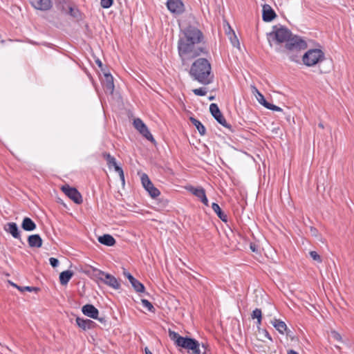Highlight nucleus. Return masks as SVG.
Instances as JSON below:
<instances>
[{
    "instance_id": "f257e3e1",
    "label": "nucleus",
    "mask_w": 354,
    "mask_h": 354,
    "mask_svg": "<svg viewBox=\"0 0 354 354\" xmlns=\"http://www.w3.org/2000/svg\"><path fill=\"white\" fill-rule=\"evenodd\" d=\"M203 40V34L196 26H189L182 31L178 42V50L183 64L186 60L205 53V48L201 45Z\"/></svg>"
},
{
    "instance_id": "f03ea898",
    "label": "nucleus",
    "mask_w": 354,
    "mask_h": 354,
    "mask_svg": "<svg viewBox=\"0 0 354 354\" xmlns=\"http://www.w3.org/2000/svg\"><path fill=\"white\" fill-rule=\"evenodd\" d=\"M269 42L274 41L277 44L286 43V48L289 50H300L307 47L306 42L300 37L292 35L286 28H276L269 34Z\"/></svg>"
},
{
    "instance_id": "7ed1b4c3",
    "label": "nucleus",
    "mask_w": 354,
    "mask_h": 354,
    "mask_svg": "<svg viewBox=\"0 0 354 354\" xmlns=\"http://www.w3.org/2000/svg\"><path fill=\"white\" fill-rule=\"evenodd\" d=\"M189 73L193 80L203 85H208L214 80L211 64L205 58L196 59L192 63Z\"/></svg>"
},
{
    "instance_id": "20e7f679",
    "label": "nucleus",
    "mask_w": 354,
    "mask_h": 354,
    "mask_svg": "<svg viewBox=\"0 0 354 354\" xmlns=\"http://www.w3.org/2000/svg\"><path fill=\"white\" fill-rule=\"evenodd\" d=\"M169 336L177 346L185 348L188 352L191 351L192 354H212L207 345L202 344L201 348L199 342L195 339L182 337L178 333L170 330Z\"/></svg>"
},
{
    "instance_id": "39448f33",
    "label": "nucleus",
    "mask_w": 354,
    "mask_h": 354,
    "mask_svg": "<svg viewBox=\"0 0 354 354\" xmlns=\"http://www.w3.org/2000/svg\"><path fill=\"white\" fill-rule=\"evenodd\" d=\"M324 59V53L320 49H310L303 56L304 64L313 66Z\"/></svg>"
},
{
    "instance_id": "423d86ee",
    "label": "nucleus",
    "mask_w": 354,
    "mask_h": 354,
    "mask_svg": "<svg viewBox=\"0 0 354 354\" xmlns=\"http://www.w3.org/2000/svg\"><path fill=\"white\" fill-rule=\"evenodd\" d=\"M94 271L96 278L108 286L115 290H118L120 288V283L113 275L98 269H95Z\"/></svg>"
},
{
    "instance_id": "0eeeda50",
    "label": "nucleus",
    "mask_w": 354,
    "mask_h": 354,
    "mask_svg": "<svg viewBox=\"0 0 354 354\" xmlns=\"http://www.w3.org/2000/svg\"><path fill=\"white\" fill-rule=\"evenodd\" d=\"M133 126L139 131V133L147 140L151 141V142H155V140L151 133H150L148 127L146 126V124L142 122L141 119H134Z\"/></svg>"
},
{
    "instance_id": "6e6552de",
    "label": "nucleus",
    "mask_w": 354,
    "mask_h": 354,
    "mask_svg": "<svg viewBox=\"0 0 354 354\" xmlns=\"http://www.w3.org/2000/svg\"><path fill=\"white\" fill-rule=\"evenodd\" d=\"M209 111L212 113V116L215 118V120L221 124L222 126L229 129L230 131L232 130V127L227 124L226 120L223 117L221 113L218 105L216 104L212 103L209 106Z\"/></svg>"
},
{
    "instance_id": "1a4fd4ad",
    "label": "nucleus",
    "mask_w": 354,
    "mask_h": 354,
    "mask_svg": "<svg viewBox=\"0 0 354 354\" xmlns=\"http://www.w3.org/2000/svg\"><path fill=\"white\" fill-rule=\"evenodd\" d=\"M62 191L76 204L82 203V198L80 193L75 187H71L68 185H63Z\"/></svg>"
},
{
    "instance_id": "9d476101",
    "label": "nucleus",
    "mask_w": 354,
    "mask_h": 354,
    "mask_svg": "<svg viewBox=\"0 0 354 354\" xmlns=\"http://www.w3.org/2000/svg\"><path fill=\"white\" fill-rule=\"evenodd\" d=\"M141 181L143 187L152 198H156L160 195V191L153 186L147 174H143L142 176Z\"/></svg>"
},
{
    "instance_id": "9b49d317",
    "label": "nucleus",
    "mask_w": 354,
    "mask_h": 354,
    "mask_svg": "<svg viewBox=\"0 0 354 354\" xmlns=\"http://www.w3.org/2000/svg\"><path fill=\"white\" fill-rule=\"evenodd\" d=\"M167 7L173 14L180 15L185 10V7L181 0H167Z\"/></svg>"
},
{
    "instance_id": "f8f14e48",
    "label": "nucleus",
    "mask_w": 354,
    "mask_h": 354,
    "mask_svg": "<svg viewBox=\"0 0 354 354\" xmlns=\"http://www.w3.org/2000/svg\"><path fill=\"white\" fill-rule=\"evenodd\" d=\"M123 274L127 277L134 290L138 292H143L145 291V286L139 281L135 279L129 272L124 269Z\"/></svg>"
},
{
    "instance_id": "ddd939ff",
    "label": "nucleus",
    "mask_w": 354,
    "mask_h": 354,
    "mask_svg": "<svg viewBox=\"0 0 354 354\" xmlns=\"http://www.w3.org/2000/svg\"><path fill=\"white\" fill-rule=\"evenodd\" d=\"M262 17L264 21H271L276 17V14L270 6L265 4L263 6Z\"/></svg>"
},
{
    "instance_id": "4468645a",
    "label": "nucleus",
    "mask_w": 354,
    "mask_h": 354,
    "mask_svg": "<svg viewBox=\"0 0 354 354\" xmlns=\"http://www.w3.org/2000/svg\"><path fill=\"white\" fill-rule=\"evenodd\" d=\"M82 311L84 315L93 319H97L99 314L98 310L91 304H86L82 308Z\"/></svg>"
},
{
    "instance_id": "2eb2a0df",
    "label": "nucleus",
    "mask_w": 354,
    "mask_h": 354,
    "mask_svg": "<svg viewBox=\"0 0 354 354\" xmlns=\"http://www.w3.org/2000/svg\"><path fill=\"white\" fill-rule=\"evenodd\" d=\"M4 230L7 232L10 233L14 238L17 239H20V237H21L20 232H19L18 226L15 223H13V222L8 223L5 225Z\"/></svg>"
},
{
    "instance_id": "dca6fc26",
    "label": "nucleus",
    "mask_w": 354,
    "mask_h": 354,
    "mask_svg": "<svg viewBox=\"0 0 354 354\" xmlns=\"http://www.w3.org/2000/svg\"><path fill=\"white\" fill-rule=\"evenodd\" d=\"M34 8L38 10H48L50 7V0H29Z\"/></svg>"
},
{
    "instance_id": "f3484780",
    "label": "nucleus",
    "mask_w": 354,
    "mask_h": 354,
    "mask_svg": "<svg viewBox=\"0 0 354 354\" xmlns=\"http://www.w3.org/2000/svg\"><path fill=\"white\" fill-rule=\"evenodd\" d=\"M76 323L77 326L82 328L84 330L92 328L95 326V323L90 319H84L80 317L76 318Z\"/></svg>"
},
{
    "instance_id": "a211bd4d",
    "label": "nucleus",
    "mask_w": 354,
    "mask_h": 354,
    "mask_svg": "<svg viewBox=\"0 0 354 354\" xmlns=\"http://www.w3.org/2000/svg\"><path fill=\"white\" fill-rule=\"evenodd\" d=\"M28 242L31 248H40L42 245V239L39 234L30 235L28 238Z\"/></svg>"
},
{
    "instance_id": "6ab92c4d",
    "label": "nucleus",
    "mask_w": 354,
    "mask_h": 354,
    "mask_svg": "<svg viewBox=\"0 0 354 354\" xmlns=\"http://www.w3.org/2000/svg\"><path fill=\"white\" fill-rule=\"evenodd\" d=\"M21 227L26 231H33L36 229V224L29 217H25L22 221Z\"/></svg>"
},
{
    "instance_id": "aec40b11",
    "label": "nucleus",
    "mask_w": 354,
    "mask_h": 354,
    "mask_svg": "<svg viewBox=\"0 0 354 354\" xmlns=\"http://www.w3.org/2000/svg\"><path fill=\"white\" fill-rule=\"evenodd\" d=\"M270 322L272 324V326L276 328V330H277L281 334H284V333L288 329L285 322L281 321L280 319L274 318Z\"/></svg>"
},
{
    "instance_id": "412c9836",
    "label": "nucleus",
    "mask_w": 354,
    "mask_h": 354,
    "mask_svg": "<svg viewBox=\"0 0 354 354\" xmlns=\"http://www.w3.org/2000/svg\"><path fill=\"white\" fill-rule=\"evenodd\" d=\"M98 241L107 246H113L115 243V239L110 234H104L98 237Z\"/></svg>"
},
{
    "instance_id": "4be33fe9",
    "label": "nucleus",
    "mask_w": 354,
    "mask_h": 354,
    "mask_svg": "<svg viewBox=\"0 0 354 354\" xmlns=\"http://www.w3.org/2000/svg\"><path fill=\"white\" fill-rule=\"evenodd\" d=\"M73 276V272L71 270L63 271L59 274V281L63 286L66 285Z\"/></svg>"
},
{
    "instance_id": "5701e85b",
    "label": "nucleus",
    "mask_w": 354,
    "mask_h": 354,
    "mask_svg": "<svg viewBox=\"0 0 354 354\" xmlns=\"http://www.w3.org/2000/svg\"><path fill=\"white\" fill-rule=\"evenodd\" d=\"M105 76V82H104V88L106 91L112 93L114 90V84L113 80V77L110 74H104Z\"/></svg>"
},
{
    "instance_id": "b1692460",
    "label": "nucleus",
    "mask_w": 354,
    "mask_h": 354,
    "mask_svg": "<svg viewBox=\"0 0 354 354\" xmlns=\"http://www.w3.org/2000/svg\"><path fill=\"white\" fill-rule=\"evenodd\" d=\"M212 208L221 221L227 222V215L222 212L220 206L217 203H213L212 204Z\"/></svg>"
},
{
    "instance_id": "393cba45",
    "label": "nucleus",
    "mask_w": 354,
    "mask_h": 354,
    "mask_svg": "<svg viewBox=\"0 0 354 354\" xmlns=\"http://www.w3.org/2000/svg\"><path fill=\"white\" fill-rule=\"evenodd\" d=\"M190 120H191L192 123L196 127V128L198 131L199 133L201 136H204L206 132V129H205V127H204V125L199 120H198L194 118H191Z\"/></svg>"
},
{
    "instance_id": "a878e982",
    "label": "nucleus",
    "mask_w": 354,
    "mask_h": 354,
    "mask_svg": "<svg viewBox=\"0 0 354 354\" xmlns=\"http://www.w3.org/2000/svg\"><path fill=\"white\" fill-rule=\"evenodd\" d=\"M188 190L200 200L206 195L205 189L202 187L195 188L194 187H190Z\"/></svg>"
},
{
    "instance_id": "bb28decb",
    "label": "nucleus",
    "mask_w": 354,
    "mask_h": 354,
    "mask_svg": "<svg viewBox=\"0 0 354 354\" xmlns=\"http://www.w3.org/2000/svg\"><path fill=\"white\" fill-rule=\"evenodd\" d=\"M103 156L106 159L109 167L111 168V167H113L115 165H117L115 158L113 156H111L110 153H104Z\"/></svg>"
},
{
    "instance_id": "cd10ccee",
    "label": "nucleus",
    "mask_w": 354,
    "mask_h": 354,
    "mask_svg": "<svg viewBox=\"0 0 354 354\" xmlns=\"http://www.w3.org/2000/svg\"><path fill=\"white\" fill-rule=\"evenodd\" d=\"M141 302H142V306L145 308H147L149 311H151V312L154 311L155 308H154L153 306L147 299H141Z\"/></svg>"
},
{
    "instance_id": "c85d7f7f",
    "label": "nucleus",
    "mask_w": 354,
    "mask_h": 354,
    "mask_svg": "<svg viewBox=\"0 0 354 354\" xmlns=\"http://www.w3.org/2000/svg\"><path fill=\"white\" fill-rule=\"evenodd\" d=\"M113 167L115 169V171L118 173V174L120 176V178L122 180V183L124 184V171H123L122 167L118 166V164L115 165V166H113Z\"/></svg>"
},
{
    "instance_id": "c756f323",
    "label": "nucleus",
    "mask_w": 354,
    "mask_h": 354,
    "mask_svg": "<svg viewBox=\"0 0 354 354\" xmlns=\"http://www.w3.org/2000/svg\"><path fill=\"white\" fill-rule=\"evenodd\" d=\"M193 93L198 96H205L207 94V90L205 88H198L193 89Z\"/></svg>"
},
{
    "instance_id": "7c9ffc66",
    "label": "nucleus",
    "mask_w": 354,
    "mask_h": 354,
    "mask_svg": "<svg viewBox=\"0 0 354 354\" xmlns=\"http://www.w3.org/2000/svg\"><path fill=\"white\" fill-rule=\"evenodd\" d=\"M256 99L259 104H261L265 107H266V106L269 103L265 100L264 96L261 93H259L258 95H256Z\"/></svg>"
},
{
    "instance_id": "2f4dec72",
    "label": "nucleus",
    "mask_w": 354,
    "mask_h": 354,
    "mask_svg": "<svg viewBox=\"0 0 354 354\" xmlns=\"http://www.w3.org/2000/svg\"><path fill=\"white\" fill-rule=\"evenodd\" d=\"M251 317L253 319H258V318H262V313L261 309L256 308L252 311V313L251 315Z\"/></svg>"
},
{
    "instance_id": "473e14b6",
    "label": "nucleus",
    "mask_w": 354,
    "mask_h": 354,
    "mask_svg": "<svg viewBox=\"0 0 354 354\" xmlns=\"http://www.w3.org/2000/svg\"><path fill=\"white\" fill-rule=\"evenodd\" d=\"M113 3V0H101L100 4L103 8H109Z\"/></svg>"
},
{
    "instance_id": "72a5a7b5",
    "label": "nucleus",
    "mask_w": 354,
    "mask_h": 354,
    "mask_svg": "<svg viewBox=\"0 0 354 354\" xmlns=\"http://www.w3.org/2000/svg\"><path fill=\"white\" fill-rule=\"evenodd\" d=\"M230 39L233 46H238L239 45V39L235 35L234 32H233L232 35L230 34Z\"/></svg>"
},
{
    "instance_id": "f704fd0d",
    "label": "nucleus",
    "mask_w": 354,
    "mask_h": 354,
    "mask_svg": "<svg viewBox=\"0 0 354 354\" xmlns=\"http://www.w3.org/2000/svg\"><path fill=\"white\" fill-rule=\"evenodd\" d=\"M310 256L315 261H317L318 262L322 261V259H321L320 256L315 251L310 252Z\"/></svg>"
},
{
    "instance_id": "c9c22d12",
    "label": "nucleus",
    "mask_w": 354,
    "mask_h": 354,
    "mask_svg": "<svg viewBox=\"0 0 354 354\" xmlns=\"http://www.w3.org/2000/svg\"><path fill=\"white\" fill-rule=\"evenodd\" d=\"M266 108L274 111H282L281 108L270 103H268Z\"/></svg>"
},
{
    "instance_id": "e433bc0d",
    "label": "nucleus",
    "mask_w": 354,
    "mask_h": 354,
    "mask_svg": "<svg viewBox=\"0 0 354 354\" xmlns=\"http://www.w3.org/2000/svg\"><path fill=\"white\" fill-rule=\"evenodd\" d=\"M259 335L260 336H261V337L263 336V337L268 338V339L272 340L271 337L270 336L268 332L266 330H264V329L263 330H260L259 329Z\"/></svg>"
},
{
    "instance_id": "4c0bfd02",
    "label": "nucleus",
    "mask_w": 354,
    "mask_h": 354,
    "mask_svg": "<svg viewBox=\"0 0 354 354\" xmlns=\"http://www.w3.org/2000/svg\"><path fill=\"white\" fill-rule=\"evenodd\" d=\"M49 262H50V264L51 265V266L53 268H56L59 265L58 259H57L54 257L50 258Z\"/></svg>"
},
{
    "instance_id": "58836bf2",
    "label": "nucleus",
    "mask_w": 354,
    "mask_h": 354,
    "mask_svg": "<svg viewBox=\"0 0 354 354\" xmlns=\"http://www.w3.org/2000/svg\"><path fill=\"white\" fill-rule=\"evenodd\" d=\"M331 335H332V337H333L335 339H336V340H337V341H341V340H342V337H341L340 334H339V333H338L337 332H336V331H333V332L331 333Z\"/></svg>"
},
{
    "instance_id": "ea45409f",
    "label": "nucleus",
    "mask_w": 354,
    "mask_h": 354,
    "mask_svg": "<svg viewBox=\"0 0 354 354\" xmlns=\"http://www.w3.org/2000/svg\"><path fill=\"white\" fill-rule=\"evenodd\" d=\"M70 14L73 16L74 17H77V15L79 14V12L77 10H75L72 8H70Z\"/></svg>"
},
{
    "instance_id": "a19ab883",
    "label": "nucleus",
    "mask_w": 354,
    "mask_h": 354,
    "mask_svg": "<svg viewBox=\"0 0 354 354\" xmlns=\"http://www.w3.org/2000/svg\"><path fill=\"white\" fill-rule=\"evenodd\" d=\"M21 289L23 290V291H24V290H28V291H29V292H31V291H32L33 290H37V288H33V287H30V286L21 287Z\"/></svg>"
},
{
    "instance_id": "79ce46f5",
    "label": "nucleus",
    "mask_w": 354,
    "mask_h": 354,
    "mask_svg": "<svg viewBox=\"0 0 354 354\" xmlns=\"http://www.w3.org/2000/svg\"><path fill=\"white\" fill-rule=\"evenodd\" d=\"M201 201L206 206H208V200L206 197V195L201 198Z\"/></svg>"
},
{
    "instance_id": "37998d69",
    "label": "nucleus",
    "mask_w": 354,
    "mask_h": 354,
    "mask_svg": "<svg viewBox=\"0 0 354 354\" xmlns=\"http://www.w3.org/2000/svg\"><path fill=\"white\" fill-rule=\"evenodd\" d=\"M252 92L255 96L258 95L259 93H261L255 86L252 87Z\"/></svg>"
},
{
    "instance_id": "c03bdc74",
    "label": "nucleus",
    "mask_w": 354,
    "mask_h": 354,
    "mask_svg": "<svg viewBox=\"0 0 354 354\" xmlns=\"http://www.w3.org/2000/svg\"><path fill=\"white\" fill-rule=\"evenodd\" d=\"M9 282H10V283L12 286H14V287L17 288V289H19L20 291L23 292V290L21 289V287L18 286L17 284H15V283H12V282H10V281H9Z\"/></svg>"
},
{
    "instance_id": "a18cd8bd",
    "label": "nucleus",
    "mask_w": 354,
    "mask_h": 354,
    "mask_svg": "<svg viewBox=\"0 0 354 354\" xmlns=\"http://www.w3.org/2000/svg\"><path fill=\"white\" fill-rule=\"evenodd\" d=\"M250 249H251L253 252H257V248H256V245H253V244H251V245H250Z\"/></svg>"
},
{
    "instance_id": "49530a36",
    "label": "nucleus",
    "mask_w": 354,
    "mask_h": 354,
    "mask_svg": "<svg viewBox=\"0 0 354 354\" xmlns=\"http://www.w3.org/2000/svg\"><path fill=\"white\" fill-rule=\"evenodd\" d=\"M287 354H299V353L294 350H289V351H288Z\"/></svg>"
},
{
    "instance_id": "de8ad7c7",
    "label": "nucleus",
    "mask_w": 354,
    "mask_h": 354,
    "mask_svg": "<svg viewBox=\"0 0 354 354\" xmlns=\"http://www.w3.org/2000/svg\"><path fill=\"white\" fill-rule=\"evenodd\" d=\"M95 62L98 65L99 67L102 68V62L100 59H97Z\"/></svg>"
},
{
    "instance_id": "09e8293b",
    "label": "nucleus",
    "mask_w": 354,
    "mask_h": 354,
    "mask_svg": "<svg viewBox=\"0 0 354 354\" xmlns=\"http://www.w3.org/2000/svg\"><path fill=\"white\" fill-rule=\"evenodd\" d=\"M257 319V326L259 327V325H261V319H262V318H258V319Z\"/></svg>"
},
{
    "instance_id": "8fccbe9b",
    "label": "nucleus",
    "mask_w": 354,
    "mask_h": 354,
    "mask_svg": "<svg viewBox=\"0 0 354 354\" xmlns=\"http://www.w3.org/2000/svg\"><path fill=\"white\" fill-rule=\"evenodd\" d=\"M145 354H152V353L149 350L147 347L145 348Z\"/></svg>"
},
{
    "instance_id": "3c124183",
    "label": "nucleus",
    "mask_w": 354,
    "mask_h": 354,
    "mask_svg": "<svg viewBox=\"0 0 354 354\" xmlns=\"http://www.w3.org/2000/svg\"><path fill=\"white\" fill-rule=\"evenodd\" d=\"M318 126H319V127H320V128H322V129H324V125H323V124H322V123H319V124H318Z\"/></svg>"
},
{
    "instance_id": "603ef678",
    "label": "nucleus",
    "mask_w": 354,
    "mask_h": 354,
    "mask_svg": "<svg viewBox=\"0 0 354 354\" xmlns=\"http://www.w3.org/2000/svg\"><path fill=\"white\" fill-rule=\"evenodd\" d=\"M214 99V96H211L209 97V100H213Z\"/></svg>"
},
{
    "instance_id": "864d4df0",
    "label": "nucleus",
    "mask_w": 354,
    "mask_h": 354,
    "mask_svg": "<svg viewBox=\"0 0 354 354\" xmlns=\"http://www.w3.org/2000/svg\"><path fill=\"white\" fill-rule=\"evenodd\" d=\"M315 231V229L311 228V232Z\"/></svg>"
}]
</instances>
